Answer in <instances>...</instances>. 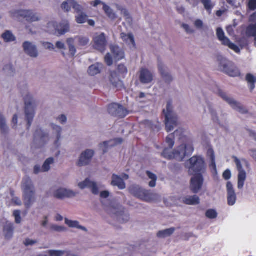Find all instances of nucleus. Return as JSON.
<instances>
[{
    "instance_id": "nucleus-1",
    "label": "nucleus",
    "mask_w": 256,
    "mask_h": 256,
    "mask_svg": "<svg viewBox=\"0 0 256 256\" xmlns=\"http://www.w3.org/2000/svg\"><path fill=\"white\" fill-rule=\"evenodd\" d=\"M182 133V130H178L166 137V142L170 148H166L164 150L162 153V156L164 158L169 160L175 159L178 161H182L186 156L192 154L194 148L192 143L189 142L184 144L180 145L172 152L170 151V149L172 148L174 146L175 136H178L179 140H182L183 138Z\"/></svg>"
},
{
    "instance_id": "nucleus-2",
    "label": "nucleus",
    "mask_w": 256,
    "mask_h": 256,
    "mask_svg": "<svg viewBox=\"0 0 256 256\" xmlns=\"http://www.w3.org/2000/svg\"><path fill=\"white\" fill-rule=\"evenodd\" d=\"M22 186L24 205L27 208H29L35 201L34 187L30 178L26 177L24 178Z\"/></svg>"
},
{
    "instance_id": "nucleus-3",
    "label": "nucleus",
    "mask_w": 256,
    "mask_h": 256,
    "mask_svg": "<svg viewBox=\"0 0 256 256\" xmlns=\"http://www.w3.org/2000/svg\"><path fill=\"white\" fill-rule=\"evenodd\" d=\"M127 73V68L123 64H120L118 66L117 71H112L110 72V80L114 88L116 89V90H120L125 88L123 82L119 78L118 76L124 78Z\"/></svg>"
},
{
    "instance_id": "nucleus-4",
    "label": "nucleus",
    "mask_w": 256,
    "mask_h": 256,
    "mask_svg": "<svg viewBox=\"0 0 256 256\" xmlns=\"http://www.w3.org/2000/svg\"><path fill=\"white\" fill-rule=\"evenodd\" d=\"M186 164L188 168V174L190 176L202 174L205 170L204 161L200 156H194L192 157Z\"/></svg>"
},
{
    "instance_id": "nucleus-5",
    "label": "nucleus",
    "mask_w": 256,
    "mask_h": 256,
    "mask_svg": "<svg viewBox=\"0 0 256 256\" xmlns=\"http://www.w3.org/2000/svg\"><path fill=\"white\" fill-rule=\"evenodd\" d=\"M172 106L171 101L167 103L166 110H163V114L165 117L166 129L167 132L172 131L178 124V116L172 110Z\"/></svg>"
},
{
    "instance_id": "nucleus-6",
    "label": "nucleus",
    "mask_w": 256,
    "mask_h": 256,
    "mask_svg": "<svg viewBox=\"0 0 256 256\" xmlns=\"http://www.w3.org/2000/svg\"><path fill=\"white\" fill-rule=\"evenodd\" d=\"M218 60L219 62L220 68L223 72L232 77H236L240 75V73L238 68L234 66L233 62L222 56H218Z\"/></svg>"
},
{
    "instance_id": "nucleus-7",
    "label": "nucleus",
    "mask_w": 256,
    "mask_h": 256,
    "mask_svg": "<svg viewBox=\"0 0 256 256\" xmlns=\"http://www.w3.org/2000/svg\"><path fill=\"white\" fill-rule=\"evenodd\" d=\"M25 104V114L27 120L28 129L30 128L34 116V108L36 106L35 100L28 94L24 98Z\"/></svg>"
},
{
    "instance_id": "nucleus-8",
    "label": "nucleus",
    "mask_w": 256,
    "mask_h": 256,
    "mask_svg": "<svg viewBox=\"0 0 256 256\" xmlns=\"http://www.w3.org/2000/svg\"><path fill=\"white\" fill-rule=\"evenodd\" d=\"M12 18L18 19L24 18L30 22H38L40 20V17L36 13H34L30 10H16L10 12Z\"/></svg>"
},
{
    "instance_id": "nucleus-9",
    "label": "nucleus",
    "mask_w": 256,
    "mask_h": 256,
    "mask_svg": "<svg viewBox=\"0 0 256 256\" xmlns=\"http://www.w3.org/2000/svg\"><path fill=\"white\" fill-rule=\"evenodd\" d=\"M48 28H49L48 30L50 33L60 36L68 32L70 25L67 20H62L59 24L55 22H50L48 24Z\"/></svg>"
},
{
    "instance_id": "nucleus-10",
    "label": "nucleus",
    "mask_w": 256,
    "mask_h": 256,
    "mask_svg": "<svg viewBox=\"0 0 256 256\" xmlns=\"http://www.w3.org/2000/svg\"><path fill=\"white\" fill-rule=\"evenodd\" d=\"M216 36L218 40L222 42L223 45L228 46L236 53L240 52V49L238 46L232 43L230 39L225 36L224 32L221 28H218L216 29Z\"/></svg>"
},
{
    "instance_id": "nucleus-11",
    "label": "nucleus",
    "mask_w": 256,
    "mask_h": 256,
    "mask_svg": "<svg viewBox=\"0 0 256 256\" xmlns=\"http://www.w3.org/2000/svg\"><path fill=\"white\" fill-rule=\"evenodd\" d=\"M218 94L219 96L229 104L234 109L236 110L242 114H247L248 112V110L241 104L238 102L233 98L228 97L226 92L220 90H219Z\"/></svg>"
},
{
    "instance_id": "nucleus-12",
    "label": "nucleus",
    "mask_w": 256,
    "mask_h": 256,
    "mask_svg": "<svg viewBox=\"0 0 256 256\" xmlns=\"http://www.w3.org/2000/svg\"><path fill=\"white\" fill-rule=\"evenodd\" d=\"M190 182V189L194 194H197L202 189L204 184V178L202 174H194Z\"/></svg>"
},
{
    "instance_id": "nucleus-13",
    "label": "nucleus",
    "mask_w": 256,
    "mask_h": 256,
    "mask_svg": "<svg viewBox=\"0 0 256 256\" xmlns=\"http://www.w3.org/2000/svg\"><path fill=\"white\" fill-rule=\"evenodd\" d=\"M93 47L94 49L104 52L107 44V41L104 33H101L99 35L96 36L93 38Z\"/></svg>"
},
{
    "instance_id": "nucleus-14",
    "label": "nucleus",
    "mask_w": 256,
    "mask_h": 256,
    "mask_svg": "<svg viewBox=\"0 0 256 256\" xmlns=\"http://www.w3.org/2000/svg\"><path fill=\"white\" fill-rule=\"evenodd\" d=\"M154 79L153 74L148 69L142 68L139 72V80L141 83L148 84L152 82Z\"/></svg>"
},
{
    "instance_id": "nucleus-15",
    "label": "nucleus",
    "mask_w": 256,
    "mask_h": 256,
    "mask_svg": "<svg viewBox=\"0 0 256 256\" xmlns=\"http://www.w3.org/2000/svg\"><path fill=\"white\" fill-rule=\"evenodd\" d=\"M94 152L92 150H86L84 152H82L78 162V166H86L89 164L91 160L94 156Z\"/></svg>"
},
{
    "instance_id": "nucleus-16",
    "label": "nucleus",
    "mask_w": 256,
    "mask_h": 256,
    "mask_svg": "<svg viewBox=\"0 0 256 256\" xmlns=\"http://www.w3.org/2000/svg\"><path fill=\"white\" fill-rule=\"evenodd\" d=\"M228 204L230 206H234L236 200V196L233 185L230 182L226 184Z\"/></svg>"
},
{
    "instance_id": "nucleus-17",
    "label": "nucleus",
    "mask_w": 256,
    "mask_h": 256,
    "mask_svg": "<svg viewBox=\"0 0 256 256\" xmlns=\"http://www.w3.org/2000/svg\"><path fill=\"white\" fill-rule=\"evenodd\" d=\"M78 186L81 189H84L86 188H90L92 194H98V188L95 182L90 180L88 178H86L84 182L78 184Z\"/></svg>"
},
{
    "instance_id": "nucleus-18",
    "label": "nucleus",
    "mask_w": 256,
    "mask_h": 256,
    "mask_svg": "<svg viewBox=\"0 0 256 256\" xmlns=\"http://www.w3.org/2000/svg\"><path fill=\"white\" fill-rule=\"evenodd\" d=\"M76 196V193L72 191L64 188H60L54 193V198L58 199H63L66 198H72Z\"/></svg>"
},
{
    "instance_id": "nucleus-19",
    "label": "nucleus",
    "mask_w": 256,
    "mask_h": 256,
    "mask_svg": "<svg viewBox=\"0 0 256 256\" xmlns=\"http://www.w3.org/2000/svg\"><path fill=\"white\" fill-rule=\"evenodd\" d=\"M23 48L25 52L31 57L36 58L38 56V53L36 46L30 42H25L23 44Z\"/></svg>"
},
{
    "instance_id": "nucleus-20",
    "label": "nucleus",
    "mask_w": 256,
    "mask_h": 256,
    "mask_svg": "<svg viewBox=\"0 0 256 256\" xmlns=\"http://www.w3.org/2000/svg\"><path fill=\"white\" fill-rule=\"evenodd\" d=\"M135 195L144 201L148 202L152 201V194L147 190L138 188L136 190Z\"/></svg>"
},
{
    "instance_id": "nucleus-21",
    "label": "nucleus",
    "mask_w": 256,
    "mask_h": 256,
    "mask_svg": "<svg viewBox=\"0 0 256 256\" xmlns=\"http://www.w3.org/2000/svg\"><path fill=\"white\" fill-rule=\"evenodd\" d=\"M112 184L114 186H117L120 190L126 188V184L124 180L120 176L114 174L112 176Z\"/></svg>"
},
{
    "instance_id": "nucleus-22",
    "label": "nucleus",
    "mask_w": 256,
    "mask_h": 256,
    "mask_svg": "<svg viewBox=\"0 0 256 256\" xmlns=\"http://www.w3.org/2000/svg\"><path fill=\"white\" fill-rule=\"evenodd\" d=\"M102 68V64L96 63L95 64H92L88 68V72L89 75L94 76L100 74Z\"/></svg>"
},
{
    "instance_id": "nucleus-23",
    "label": "nucleus",
    "mask_w": 256,
    "mask_h": 256,
    "mask_svg": "<svg viewBox=\"0 0 256 256\" xmlns=\"http://www.w3.org/2000/svg\"><path fill=\"white\" fill-rule=\"evenodd\" d=\"M110 50L114 54V58L120 60L124 57V53L118 46H112L110 47Z\"/></svg>"
},
{
    "instance_id": "nucleus-24",
    "label": "nucleus",
    "mask_w": 256,
    "mask_h": 256,
    "mask_svg": "<svg viewBox=\"0 0 256 256\" xmlns=\"http://www.w3.org/2000/svg\"><path fill=\"white\" fill-rule=\"evenodd\" d=\"M184 204L188 205H196L200 203V198L197 196H186L183 198Z\"/></svg>"
},
{
    "instance_id": "nucleus-25",
    "label": "nucleus",
    "mask_w": 256,
    "mask_h": 256,
    "mask_svg": "<svg viewBox=\"0 0 256 256\" xmlns=\"http://www.w3.org/2000/svg\"><path fill=\"white\" fill-rule=\"evenodd\" d=\"M144 124L154 132H158L160 130V123L156 120L155 122L149 120H146Z\"/></svg>"
},
{
    "instance_id": "nucleus-26",
    "label": "nucleus",
    "mask_w": 256,
    "mask_h": 256,
    "mask_svg": "<svg viewBox=\"0 0 256 256\" xmlns=\"http://www.w3.org/2000/svg\"><path fill=\"white\" fill-rule=\"evenodd\" d=\"M52 128L54 131V133L56 134V140L54 142V144L56 146L58 147L60 145L59 144V140L61 137V132H62V128L54 124H52Z\"/></svg>"
},
{
    "instance_id": "nucleus-27",
    "label": "nucleus",
    "mask_w": 256,
    "mask_h": 256,
    "mask_svg": "<svg viewBox=\"0 0 256 256\" xmlns=\"http://www.w3.org/2000/svg\"><path fill=\"white\" fill-rule=\"evenodd\" d=\"M120 37L122 40L126 43H128V42H130V44L132 45L134 47H136V43L134 41V38L133 34L131 33L129 34H125L122 33L120 34Z\"/></svg>"
},
{
    "instance_id": "nucleus-28",
    "label": "nucleus",
    "mask_w": 256,
    "mask_h": 256,
    "mask_svg": "<svg viewBox=\"0 0 256 256\" xmlns=\"http://www.w3.org/2000/svg\"><path fill=\"white\" fill-rule=\"evenodd\" d=\"M158 70L162 78L166 82H170L172 80V76L166 70L164 66L162 64H158Z\"/></svg>"
},
{
    "instance_id": "nucleus-29",
    "label": "nucleus",
    "mask_w": 256,
    "mask_h": 256,
    "mask_svg": "<svg viewBox=\"0 0 256 256\" xmlns=\"http://www.w3.org/2000/svg\"><path fill=\"white\" fill-rule=\"evenodd\" d=\"M34 136L36 138H40L42 141L44 142L48 140V134L44 132L40 128L36 130Z\"/></svg>"
},
{
    "instance_id": "nucleus-30",
    "label": "nucleus",
    "mask_w": 256,
    "mask_h": 256,
    "mask_svg": "<svg viewBox=\"0 0 256 256\" xmlns=\"http://www.w3.org/2000/svg\"><path fill=\"white\" fill-rule=\"evenodd\" d=\"M174 228H171L163 230H160L157 233V236L160 238H164L170 236L175 231Z\"/></svg>"
},
{
    "instance_id": "nucleus-31",
    "label": "nucleus",
    "mask_w": 256,
    "mask_h": 256,
    "mask_svg": "<svg viewBox=\"0 0 256 256\" xmlns=\"http://www.w3.org/2000/svg\"><path fill=\"white\" fill-rule=\"evenodd\" d=\"M103 10L106 16L111 20H114L116 18V15L114 10L106 4L102 3Z\"/></svg>"
},
{
    "instance_id": "nucleus-32",
    "label": "nucleus",
    "mask_w": 256,
    "mask_h": 256,
    "mask_svg": "<svg viewBox=\"0 0 256 256\" xmlns=\"http://www.w3.org/2000/svg\"><path fill=\"white\" fill-rule=\"evenodd\" d=\"M246 33L248 37L254 38L256 36V24H249L246 28Z\"/></svg>"
},
{
    "instance_id": "nucleus-33",
    "label": "nucleus",
    "mask_w": 256,
    "mask_h": 256,
    "mask_svg": "<svg viewBox=\"0 0 256 256\" xmlns=\"http://www.w3.org/2000/svg\"><path fill=\"white\" fill-rule=\"evenodd\" d=\"M246 179V172L244 170L238 172V187L239 189L243 188Z\"/></svg>"
},
{
    "instance_id": "nucleus-34",
    "label": "nucleus",
    "mask_w": 256,
    "mask_h": 256,
    "mask_svg": "<svg viewBox=\"0 0 256 256\" xmlns=\"http://www.w3.org/2000/svg\"><path fill=\"white\" fill-rule=\"evenodd\" d=\"M66 43L68 46L70 54L72 57H74L76 52L74 46V40L72 38H68Z\"/></svg>"
},
{
    "instance_id": "nucleus-35",
    "label": "nucleus",
    "mask_w": 256,
    "mask_h": 256,
    "mask_svg": "<svg viewBox=\"0 0 256 256\" xmlns=\"http://www.w3.org/2000/svg\"><path fill=\"white\" fill-rule=\"evenodd\" d=\"M128 114V110L124 108L122 106L118 104V108H117V111L115 114V116L120 118H124Z\"/></svg>"
},
{
    "instance_id": "nucleus-36",
    "label": "nucleus",
    "mask_w": 256,
    "mask_h": 256,
    "mask_svg": "<svg viewBox=\"0 0 256 256\" xmlns=\"http://www.w3.org/2000/svg\"><path fill=\"white\" fill-rule=\"evenodd\" d=\"M206 10L210 14L212 10L214 8L215 4L212 2V0H200Z\"/></svg>"
},
{
    "instance_id": "nucleus-37",
    "label": "nucleus",
    "mask_w": 256,
    "mask_h": 256,
    "mask_svg": "<svg viewBox=\"0 0 256 256\" xmlns=\"http://www.w3.org/2000/svg\"><path fill=\"white\" fill-rule=\"evenodd\" d=\"M146 174L148 178L151 180V181L148 184V186L150 188L155 187L156 186V182L158 179L157 176L148 170H147L146 172Z\"/></svg>"
},
{
    "instance_id": "nucleus-38",
    "label": "nucleus",
    "mask_w": 256,
    "mask_h": 256,
    "mask_svg": "<svg viewBox=\"0 0 256 256\" xmlns=\"http://www.w3.org/2000/svg\"><path fill=\"white\" fill-rule=\"evenodd\" d=\"M65 222L66 224L70 228H76L84 231L86 230V228L79 225V222L78 221H73L72 220H68V218H66Z\"/></svg>"
},
{
    "instance_id": "nucleus-39",
    "label": "nucleus",
    "mask_w": 256,
    "mask_h": 256,
    "mask_svg": "<svg viewBox=\"0 0 256 256\" xmlns=\"http://www.w3.org/2000/svg\"><path fill=\"white\" fill-rule=\"evenodd\" d=\"M78 14L76 16V21L78 24H82L87 22L88 16L86 13L81 12Z\"/></svg>"
},
{
    "instance_id": "nucleus-40",
    "label": "nucleus",
    "mask_w": 256,
    "mask_h": 256,
    "mask_svg": "<svg viewBox=\"0 0 256 256\" xmlns=\"http://www.w3.org/2000/svg\"><path fill=\"white\" fill-rule=\"evenodd\" d=\"M2 38L4 39L5 42H14L16 40V38L11 32L6 30L4 32L2 36Z\"/></svg>"
},
{
    "instance_id": "nucleus-41",
    "label": "nucleus",
    "mask_w": 256,
    "mask_h": 256,
    "mask_svg": "<svg viewBox=\"0 0 256 256\" xmlns=\"http://www.w3.org/2000/svg\"><path fill=\"white\" fill-rule=\"evenodd\" d=\"M0 130L2 133L6 134L8 132V127L6 123V120L2 115L0 114Z\"/></svg>"
},
{
    "instance_id": "nucleus-42",
    "label": "nucleus",
    "mask_w": 256,
    "mask_h": 256,
    "mask_svg": "<svg viewBox=\"0 0 256 256\" xmlns=\"http://www.w3.org/2000/svg\"><path fill=\"white\" fill-rule=\"evenodd\" d=\"M14 228L12 224H8L6 225L4 228V231L5 232V236L6 238H12L13 232H14Z\"/></svg>"
},
{
    "instance_id": "nucleus-43",
    "label": "nucleus",
    "mask_w": 256,
    "mask_h": 256,
    "mask_svg": "<svg viewBox=\"0 0 256 256\" xmlns=\"http://www.w3.org/2000/svg\"><path fill=\"white\" fill-rule=\"evenodd\" d=\"M54 162L53 158H50L46 160L42 166V171L43 172H48L50 169V165Z\"/></svg>"
},
{
    "instance_id": "nucleus-44",
    "label": "nucleus",
    "mask_w": 256,
    "mask_h": 256,
    "mask_svg": "<svg viewBox=\"0 0 256 256\" xmlns=\"http://www.w3.org/2000/svg\"><path fill=\"white\" fill-rule=\"evenodd\" d=\"M117 108H118V104L116 103H112L110 104L108 108V110L110 114L112 116H115Z\"/></svg>"
},
{
    "instance_id": "nucleus-45",
    "label": "nucleus",
    "mask_w": 256,
    "mask_h": 256,
    "mask_svg": "<svg viewBox=\"0 0 256 256\" xmlns=\"http://www.w3.org/2000/svg\"><path fill=\"white\" fill-rule=\"evenodd\" d=\"M118 216L117 219L118 220L120 223H124L128 221L130 219V216L126 214H124V212L122 214L120 213L119 214H116Z\"/></svg>"
},
{
    "instance_id": "nucleus-46",
    "label": "nucleus",
    "mask_w": 256,
    "mask_h": 256,
    "mask_svg": "<svg viewBox=\"0 0 256 256\" xmlns=\"http://www.w3.org/2000/svg\"><path fill=\"white\" fill-rule=\"evenodd\" d=\"M206 216L210 219H214L218 216V213L214 209H209L206 212Z\"/></svg>"
},
{
    "instance_id": "nucleus-47",
    "label": "nucleus",
    "mask_w": 256,
    "mask_h": 256,
    "mask_svg": "<svg viewBox=\"0 0 256 256\" xmlns=\"http://www.w3.org/2000/svg\"><path fill=\"white\" fill-rule=\"evenodd\" d=\"M208 152L210 153V158L211 160V164L210 166L213 168V169L215 170H216V166L215 162V156L214 154V152L212 150L208 151Z\"/></svg>"
},
{
    "instance_id": "nucleus-48",
    "label": "nucleus",
    "mask_w": 256,
    "mask_h": 256,
    "mask_svg": "<svg viewBox=\"0 0 256 256\" xmlns=\"http://www.w3.org/2000/svg\"><path fill=\"white\" fill-rule=\"evenodd\" d=\"M90 42L89 38L86 37L78 38V46H84L88 44Z\"/></svg>"
},
{
    "instance_id": "nucleus-49",
    "label": "nucleus",
    "mask_w": 256,
    "mask_h": 256,
    "mask_svg": "<svg viewBox=\"0 0 256 256\" xmlns=\"http://www.w3.org/2000/svg\"><path fill=\"white\" fill-rule=\"evenodd\" d=\"M246 80L248 84L256 83V77L251 74H248L246 76Z\"/></svg>"
},
{
    "instance_id": "nucleus-50",
    "label": "nucleus",
    "mask_w": 256,
    "mask_h": 256,
    "mask_svg": "<svg viewBox=\"0 0 256 256\" xmlns=\"http://www.w3.org/2000/svg\"><path fill=\"white\" fill-rule=\"evenodd\" d=\"M71 6L68 0L63 2L61 5L62 8L66 12H69L71 10Z\"/></svg>"
},
{
    "instance_id": "nucleus-51",
    "label": "nucleus",
    "mask_w": 256,
    "mask_h": 256,
    "mask_svg": "<svg viewBox=\"0 0 256 256\" xmlns=\"http://www.w3.org/2000/svg\"><path fill=\"white\" fill-rule=\"evenodd\" d=\"M13 215L15 218V222L16 224H20L21 222L20 212L18 210H16L14 212Z\"/></svg>"
},
{
    "instance_id": "nucleus-52",
    "label": "nucleus",
    "mask_w": 256,
    "mask_h": 256,
    "mask_svg": "<svg viewBox=\"0 0 256 256\" xmlns=\"http://www.w3.org/2000/svg\"><path fill=\"white\" fill-rule=\"evenodd\" d=\"M248 8L250 10H256V0H249L248 4Z\"/></svg>"
},
{
    "instance_id": "nucleus-53",
    "label": "nucleus",
    "mask_w": 256,
    "mask_h": 256,
    "mask_svg": "<svg viewBox=\"0 0 256 256\" xmlns=\"http://www.w3.org/2000/svg\"><path fill=\"white\" fill-rule=\"evenodd\" d=\"M50 256H62L64 252L61 250H50L48 252Z\"/></svg>"
},
{
    "instance_id": "nucleus-54",
    "label": "nucleus",
    "mask_w": 256,
    "mask_h": 256,
    "mask_svg": "<svg viewBox=\"0 0 256 256\" xmlns=\"http://www.w3.org/2000/svg\"><path fill=\"white\" fill-rule=\"evenodd\" d=\"M104 61L108 66H110L112 65L113 60L110 54L109 53L106 55L104 57Z\"/></svg>"
},
{
    "instance_id": "nucleus-55",
    "label": "nucleus",
    "mask_w": 256,
    "mask_h": 256,
    "mask_svg": "<svg viewBox=\"0 0 256 256\" xmlns=\"http://www.w3.org/2000/svg\"><path fill=\"white\" fill-rule=\"evenodd\" d=\"M234 160L236 164L237 169L239 172H242V170H244L242 168V166L241 164L240 160L238 159L236 157H234Z\"/></svg>"
},
{
    "instance_id": "nucleus-56",
    "label": "nucleus",
    "mask_w": 256,
    "mask_h": 256,
    "mask_svg": "<svg viewBox=\"0 0 256 256\" xmlns=\"http://www.w3.org/2000/svg\"><path fill=\"white\" fill-rule=\"evenodd\" d=\"M223 178L226 180H228L231 178V172L229 170H226L222 174Z\"/></svg>"
},
{
    "instance_id": "nucleus-57",
    "label": "nucleus",
    "mask_w": 256,
    "mask_h": 256,
    "mask_svg": "<svg viewBox=\"0 0 256 256\" xmlns=\"http://www.w3.org/2000/svg\"><path fill=\"white\" fill-rule=\"evenodd\" d=\"M37 242L36 240H30V238H26L24 242V244L26 246H32Z\"/></svg>"
},
{
    "instance_id": "nucleus-58",
    "label": "nucleus",
    "mask_w": 256,
    "mask_h": 256,
    "mask_svg": "<svg viewBox=\"0 0 256 256\" xmlns=\"http://www.w3.org/2000/svg\"><path fill=\"white\" fill-rule=\"evenodd\" d=\"M3 70H6V71L8 70V72L10 74L13 72L14 70V68L12 64H9L5 66H4Z\"/></svg>"
},
{
    "instance_id": "nucleus-59",
    "label": "nucleus",
    "mask_w": 256,
    "mask_h": 256,
    "mask_svg": "<svg viewBox=\"0 0 256 256\" xmlns=\"http://www.w3.org/2000/svg\"><path fill=\"white\" fill-rule=\"evenodd\" d=\"M52 229L56 232H62L64 230V228L62 226L53 225L52 226Z\"/></svg>"
},
{
    "instance_id": "nucleus-60",
    "label": "nucleus",
    "mask_w": 256,
    "mask_h": 256,
    "mask_svg": "<svg viewBox=\"0 0 256 256\" xmlns=\"http://www.w3.org/2000/svg\"><path fill=\"white\" fill-rule=\"evenodd\" d=\"M12 202L15 205L20 206L22 204V202L20 198L18 197H14L12 198Z\"/></svg>"
},
{
    "instance_id": "nucleus-61",
    "label": "nucleus",
    "mask_w": 256,
    "mask_h": 256,
    "mask_svg": "<svg viewBox=\"0 0 256 256\" xmlns=\"http://www.w3.org/2000/svg\"><path fill=\"white\" fill-rule=\"evenodd\" d=\"M210 113H211V114L212 116V120H214V122H218L219 120H218V116L216 114V112L214 110H211Z\"/></svg>"
},
{
    "instance_id": "nucleus-62",
    "label": "nucleus",
    "mask_w": 256,
    "mask_h": 256,
    "mask_svg": "<svg viewBox=\"0 0 256 256\" xmlns=\"http://www.w3.org/2000/svg\"><path fill=\"white\" fill-rule=\"evenodd\" d=\"M182 26L188 33L191 34L194 32V30L190 28V27L188 24H182Z\"/></svg>"
},
{
    "instance_id": "nucleus-63",
    "label": "nucleus",
    "mask_w": 256,
    "mask_h": 256,
    "mask_svg": "<svg viewBox=\"0 0 256 256\" xmlns=\"http://www.w3.org/2000/svg\"><path fill=\"white\" fill-rule=\"evenodd\" d=\"M110 193L108 191L104 190L102 191L100 193V196L102 198H107L109 196Z\"/></svg>"
},
{
    "instance_id": "nucleus-64",
    "label": "nucleus",
    "mask_w": 256,
    "mask_h": 256,
    "mask_svg": "<svg viewBox=\"0 0 256 256\" xmlns=\"http://www.w3.org/2000/svg\"><path fill=\"white\" fill-rule=\"evenodd\" d=\"M194 25L198 28H201L203 26V22L200 20H196L194 22Z\"/></svg>"
}]
</instances>
